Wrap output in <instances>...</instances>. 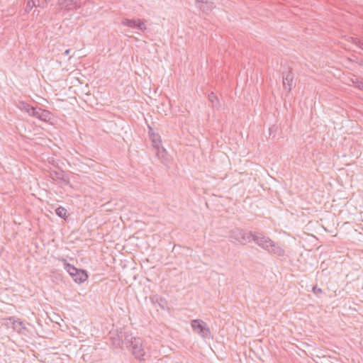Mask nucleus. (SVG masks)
Here are the masks:
<instances>
[{
    "label": "nucleus",
    "instance_id": "obj_1",
    "mask_svg": "<svg viewBox=\"0 0 363 363\" xmlns=\"http://www.w3.org/2000/svg\"><path fill=\"white\" fill-rule=\"evenodd\" d=\"M117 338L111 336L113 345L119 347L123 343L127 347H131L133 354L138 359L142 358L145 355V351L143 346V341L140 337H133L125 331H120L117 334Z\"/></svg>",
    "mask_w": 363,
    "mask_h": 363
},
{
    "label": "nucleus",
    "instance_id": "obj_2",
    "mask_svg": "<svg viewBox=\"0 0 363 363\" xmlns=\"http://www.w3.org/2000/svg\"><path fill=\"white\" fill-rule=\"evenodd\" d=\"M252 240L260 247L267 250L269 253L277 257H284L285 255L284 250L271 240L269 237L260 233H254Z\"/></svg>",
    "mask_w": 363,
    "mask_h": 363
},
{
    "label": "nucleus",
    "instance_id": "obj_3",
    "mask_svg": "<svg viewBox=\"0 0 363 363\" xmlns=\"http://www.w3.org/2000/svg\"><path fill=\"white\" fill-rule=\"evenodd\" d=\"M65 269L73 278L74 281L77 283H83L88 279L87 273L85 270L78 269L74 266L67 262L66 259H63Z\"/></svg>",
    "mask_w": 363,
    "mask_h": 363
},
{
    "label": "nucleus",
    "instance_id": "obj_4",
    "mask_svg": "<svg viewBox=\"0 0 363 363\" xmlns=\"http://www.w3.org/2000/svg\"><path fill=\"white\" fill-rule=\"evenodd\" d=\"M254 233L244 230L240 228H235L230 232L229 237L234 239L241 245H245L252 240Z\"/></svg>",
    "mask_w": 363,
    "mask_h": 363
},
{
    "label": "nucleus",
    "instance_id": "obj_5",
    "mask_svg": "<svg viewBox=\"0 0 363 363\" xmlns=\"http://www.w3.org/2000/svg\"><path fill=\"white\" fill-rule=\"evenodd\" d=\"M191 326L194 332L203 338H210L211 333L206 323L201 319H195L191 321Z\"/></svg>",
    "mask_w": 363,
    "mask_h": 363
},
{
    "label": "nucleus",
    "instance_id": "obj_6",
    "mask_svg": "<svg viewBox=\"0 0 363 363\" xmlns=\"http://www.w3.org/2000/svg\"><path fill=\"white\" fill-rule=\"evenodd\" d=\"M121 24L131 28H136L141 32H144L147 29L146 21L140 18H123Z\"/></svg>",
    "mask_w": 363,
    "mask_h": 363
},
{
    "label": "nucleus",
    "instance_id": "obj_7",
    "mask_svg": "<svg viewBox=\"0 0 363 363\" xmlns=\"http://www.w3.org/2000/svg\"><path fill=\"white\" fill-rule=\"evenodd\" d=\"M58 4L62 10L72 11L81 7V0H58Z\"/></svg>",
    "mask_w": 363,
    "mask_h": 363
},
{
    "label": "nucleus",
    "instance_id": "obj_8",
    "mask_svg": "<svg viewBox=\"0 0 363 363\" xmlns=\"http://www.w3.org/2000/svg\"><path fill=\"white\" fill-rule=\"evenodd\" d=\"M31 116H33L42 121H48L51 118L50 113L40 108H35L32 112Z\"/></svg>",
    "mask_w": 363,
    "mask_h": 363
},
{
    "label": "nucleus",
    "instance_id": "obj_9",
    "mask_svg": "<svg viewBox=\"0 0 363 363\" xmlns=\"http://www.w3.org/2000/svg\"><path fill=\"white\" fill-rule=\"evenodd\" d=\"M150 138L152 143L153 147L157 150L156 155L159 156L160 152L161 139L158 134L151 133L152 128L149 126Z\"/></svg>",
    "mask_w": 363,
    "mask_h": 363
},
{
    "label": "nucleus",
    "instance_id": "obj_10",
    "mask_svg": "<svg viewBox=\"0 0 363 363\" xmlns=\"http://www.w3.org/2000/svg\"><path fill=\"white\" fill-rule=\"evenodd\" d=\"M293 74L289 71L283 74V86L285 90L290 91L293 84Z\"/></svg>",
    "mask_w": 363,
    "mask_h": 363
},
{
    "label": "nucleus",
    "instance_id": "obj_11",
    "mask_svg": "<svg viewBox=\"0 0 363 363\" xmlns=\"http://www.w3.org/2000/svg\"><path fill=\"white\" fill-rule=\"evenodd\" d=\"M196 2L201 4L200 8L203 11H210L214 8L212 0H196Z\"/></svg>",
    "mask_w": 363,
    "mask_h": 363
},
{
    "label": "nucleus",
    "instance_id": "obj_12",
    "mask_svg": "<svg viewBox=\"0 0 363 363\" xmlns=\"http://www.w3.org/2000/svg\"><path fill=\"white\" fill-rule=\"evenodd\" d=\"M17 106L20 110L28 113L29 116H31L32 112L35 108V107H33L30 106L28 104L23 101H19Z\"/></svg>",
    "mask_w": 363,
    "mask_h": 363
},
{
    "label": "nucleus",
    "instance_id": "obj_13",
    "mask_svg": "<svg viewBox=\"0 0 363 363\" xmlns=\"http://www.w3.org/2000/svg\"><path fill=\"white\" fill-rule=\"evenodd\" d=\"M13 328L19 333L26 329L25 324L20 320H14L13 322Z\"/></svg>",
    "mask_w": 363,
    "mask_h": 363
},
{
    "label": "nucleus",
    "instance_id": "obj_14",
    "mask_svg": "<svg viewBox=\"0 0 363 363\" xmlns=\"http://www.w3.org/2000/svg\"><path fill=\"white\" fill-rule=\"evenodd\" d=\"M208 100L211 102L213 106H217L219 104L218 99L213 92H211L208 94Z\"/></svg>",
    "mask_w": 363,
    "mask_h": 363
},
{
    "label": "nucleus",
    "instance_id": "obj_15",
    "mask_svg": "<svg viewBox=\"0 0 363 363\" xmlns=\"http://www.w3.org/2000/svg\"><path fill=\"white\" fill-rule=\"evenodd\" d=\"M55 213L60 218H65L67 216V210L62 206L57 208L55 210Z\"/></svg>",
    "mask_w": 363,
    "mask_h": 363
},
{
    "label": "nucleus",
    "instance_id": "obj_16",
    "mask_svg": "<svg viewBox=\"0 0 363 363\" xmlns=\"http://www.w3.org/2000/svg\"><path fill=\"white\" fill-rule=\"evenodd\" d=\"M167 155V153L166 150L164 148H162V149H160V155L157 156V157L160 159H161V160H167V158H166Z\"/></svg>",
    "mask_w": 363,
    "mask_h": 363
},
{
    "label": "nucleus",
    "instance_id": "obj_17",
    "mask_svg": "<svg viewBox=\"0 0 363 363\" xmlns=\"http://www.w3.org/2000/svg\"><path fill=\"white\" fill-rule=\"evenodd\" d=\"M356 87L362 90V89H363V80L362 79H356Z\"/></svg>",
    "mask_w": 363,
    "mask_h": 363
},
{
    "label": "nucleus",
    "instance_id": "obj_18",
    "mask_svg": "<svg viewBox=\"0 0 363 363\" xmlns=\"http://www.w3.org/2000/svg\"><path fill=\"white\" fill-rule=\"evenodd\" d=\"M355 44L363 50V40H357L355 41Z\"/></svg>",
    "mask_w": 363,
    "mask_h": 363
},
{
    "label": "nucleus",
    "instance_id": "obj_19",
    "mask_svg": "<svg viewBox=\"0 0 363 363\" xmlns=\"http://www.w3.org/2000/svg\"><path fill=\"white\" fill-rule=\"evenodd\" d=\"M356 79H359L358 77H354L350 79V81L351 82L356 86Z\"/></svg>",
    "mask_w": 363,
    "mask_h": 363
},
{
    "label": "nucleus",
    "instance_id": "obj_20",
    "mask_svg": "<svg viewBox=\"0 0 363 363\" xmlns=\"http://www.w3.org/2000/svg\"><path fill=\"white\" fill-rule=\"evenodd\" d=\"M62 176V172H55V177L57 179H60Z\"/></svg>",
    "mask_w": 363,
    "mask_h": 363
},
{
    "label": "nucleus",
    "instance_id": "obj_21",
    "mask_svg": "<svg viewBox=\"0 0 363 363\" xmlns=\"http://www.w3.org/2000/svg\"><path fill=\"white\" fill-rule=\"evenodd\" d=\"M313 291L314 293H320L322 292V290L320 289H318L316 287H313Z\"/></svg>",
    "mask_w": 363,
    "mask_h": 363
},
{
    "label": "nucleus",
    "instance_id": "obj_22",
    "mask_svg": "<svg viewBox=\"0 0 363 363\" xmlns=\"http://www.w3.org/2000/svg\"><path fill=\"white\" fill-rule=\"evenodd\" d=\"M70 53V50L69 49H67L65 51V55H68Z\"/></svg>",
    "mask_w": 363,
    "mask_h": 363
},
{
    "label": "nucleus",
    "instance_id": "obj_23",
    "mask_svg": "<svg viewBox=\"0 0 363 363\" xmlns=\"http://www.w3.org/2000/svg\"><path fill=\"white\" fill-rule=\"evenodd\" d=\"M362 90H363V89H362Z\"/></svg>",
    "mask_w": 363,
    "mask_h": 363
}]
</instances>
